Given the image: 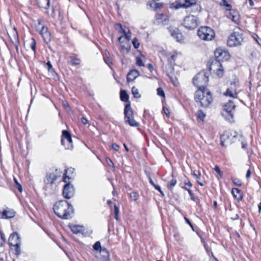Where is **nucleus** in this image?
<instances>
[{
  "mask_svg": "<svg viewBox=\"0 0 261 261\" xmlns=\"http://www.w3.org/2000/svg\"><path fill=\"white\" fill-rule=\"evenodd\" d=\"M54 211L59 217L63 219H68L73 214V207L65 200L57 202L54 205Z\"/></svg>",
  "mask_w": 261,
  "mask_h": 261,
  "instance_id": "nucleus-1",
  "label": "nucleus"
},
{
  "mask_svg": "<svg viewBox=\"0 0 261 261\" xmlns=\"http://www.w3.org/2000/svg\"><path fill=\"white\" fill-rule=\"evenodd\" d=\"M195 100L201 107H207L212 102L213 97L207 89L197 90L195 92Z\"/></svg>",
  "mask_w": 261,
  "mask_h": 261,
  "instance_id": "nucleus-2",
  "label": "nucleus"
},
{
  "mask_svg": "<svg viewBox=\"0 0 261 261\" xmlns=\"http://www.w3.org/2000/svg\"><path fill=\"white\" fill-rule=\"evenodd\" d=\"M208 81V77L204 72H199L195 75L193 79V84L198 87V90H201L207 89L205 88V86Z\"/></svg>",
  "mask_w": 261,
  "mask_h": 261,
  "instance_id": "nucleus-3",
  "label": "nucleus"
},
{
  "mask_svg": "<svg viewBox=\"0 0 261 261\" xmlns=\"http://www.w3.org/2000/svg\"><path fill=\"white\" fill-rule=\"evenodd\" d=\"M197 35L200 39L205 41H211L215 37L214 30L208 27H200L197 31Z\"/></svg>",
  "mask_w": 261,
  "mask_h": 261,
  "instance_id": "nucleus-4",
  "label": "nucleus"
},
{
  "mask_svg": "<svg viewBox=\"0 0 261 261\" xmlns=\"http://www.w3.org/2000/svg\"><path fill=\"white\" fill-rule=\"evenodd\" d=\"M182 24L187 29L194 30L199 24V19L194 15H189L184 18Z\"/></svg>",
  "mask_w": 261,
  "mask_h": 261,
  "instance_id": "nucleus-5",
  "label": "nucleus"
},
{
  "mask_svg": "<svg viewBox=\"0 0 261 261\" xmlns=\"http://www.w3.org/2000/svg\"><path fill=\"white\" fill-rule=\"evenodd\" d=\"M236 108L234 102L232 100H229L228 102L223 106V111L222 115L229 122H231L233 119V112Z\"/></svg>",
  "mask_w": 261,
  "mask_h": 261,
  "instance_id": "nucleus-6",
  "label": "nucleus"
},
{
  "mask_svg": "<svg viewBox=\"0 0 261 261\" xmlns=\"http://www.w3.org/2000/svg\"><path fill=\"white\" fill-rule=\"evenodd\" d=\"M238 135V133L233 130L225 132L221 136V144L223 146H227L231 144Z\"/></svg>",
  "mask_w": 261,
  "mask_h": 261,
  "instance_id": "nucleus-7",
  "label": "nucleus"
},
{
  "mask_svg": "<svg viewBox=\"0 0 261 261\" xmlns=\"http://www.w3.org/2000/svg\"><path fill=\"white\" fill-rule=\"evenodd\" d=\"M243 40L242 34L239 32H234L229 36L227 44L230 47H234L241 45Z\"/></svg>",
  "mask_w": 261,
  "mask_h": 261,
  "instance_id": "nucleus-8",
  "label": "nucleus"
},
{
  "mask_svg": "<svg viewBox=\"0 0 261 261\" xmlns=\"http://www.w3.org/2000/svg\"><path fill=\"white\" fill-rule=\"evenodd\" d=\"M215 56L217 59L215 61H218L219 62H220V61H226L230 57L228 52L221 48H218L216 49L215 51Z\"/></svg>",
  "mask_w": 261,
  "mask_h": 261,
  "instance_id": "nucleus-9",
  "label": "nucleus"
},
{
  "mask_svg": "<svg viewBox=\"0 0 261 261\" xmlns=\"http://www.w3.org/2000/svg\"><path fill=\"white\" fill-rule=\"evenodd\" d=\"M209 69L211 72H216L219 77H221L223 75V68L221 63L218 61L213 62L210 66Z\"/></svg>",
  "mask_w": 261,
  "mask_h": 261,
  "instance_id": "nucleus-10",
  "label": "nucleus"
},
{
  "mask_svg": "<svg viewBox=\"0 0 261 261\" xmlns=\"http://www.w3.org/2000/svg\"><path fill=\"white\" fill-rule=\"evenodd\" d=\"M61 143L62 145L69 149L72 147V138L70 134L67 130H63Z\"/></svg>",
  "mask_w": 261,
  "mask_h": 261,
  "instance_id": "nucleus-11",
  "label": "nucleus"
},
{
  "mask_svg": "<svg viewBox=\"0 0 261 261\" xmlns=\"http://www.w3.org/2000/svg\"><path fill=\"white\" fill-rule=\"evenodd\" d=\"M74 193V188L72 185L69 184H66L63 190V195L66 199L71 198Z\"/></svg>",
  "mask_w": 261,
  "mask_h": 261,
  "instance_id": "nucleus-12",
  "label": "nucleus"
},
{
  "mask_svg": "<svg viewBox=\"0 0 261 261\" xmlns=\"http://www.w3.org/2000/svg\"><path fill=\"white\" fill-rule=\"evenodd\" d=\"M95 256L101 261H108L109 258V253L105 248L95 253Z\"/></svg>",
  "mask_w": 261,
  "mask_h": 261,
  "instance_id": "nucleus-13",
  "label": "nucleus"
},
{
  "mask_svg": "<svg viewBox=\"0 0 261 261\" xmlns=\"http://www.w3.org/2000/svg\"><path fill=\"white\" fill-rule=\"evenodd\" d=\"M9 244L11 246L18 245L20 244V238L17 232L11 234L9 239Z\"/></svg>",
  "mask_w": 261,
  "mask_h": 261,
  "instance_id": "nucleus-14",
  "label": "nucleus"
},
{
  "mask_svg": "<svg viewBox=\"0 0 261 261\" xmlns=\"http://www.w3.org/2000/svg\"><path fill=\"white\" fill-rule=\"evenodd\" d=\"M156 23L166 25L168 23V19L167 16L163 13L158 14L155 15Z\"/></svg>",
  "mask_w": 261,
  "mask_h": 261,
  "instance_id": "nucleus-15",
  "label": "nucleus"
},
{
  "mask_svg": "<svg viewBox=\"0 0 261 261\" xmlns=\"http://www.w3.org/2000/svg\"><path fill=\"white\" fill-rule=\"evenodd\" d=\"M171 36L176 39L177 42H181L183 40V36L179 30L177 29H175L171 31Z\"/></svg>",
  "mask_w": 261,
  "mask_h": 261,
  "instance_id": "nucleus-16",
  "label": "nucleus"
},
{
  "mask_svg": "<svg viewBox=\"0 0 261 261\" xmlns=\"http://www.w3.org/2000/svg\"><path fill=\"white\" fill-rule=\"evenodd\" d=\"M139 75V72L136 69L130 70L127 74V81L128 82H132Z\"/></svg>",
  "mask_w": 261,
  "mask_h": 261,
  "instance_id": "nucleus-17",
  "label": "nucleus"
},
{
  "mask_svg": "<svg viewBox=\"0 0 261 261\" xmlns=\"http://www.w3.org/2000/svg\"><path fill=\"white\" fill-rule=\"evenodd\" d=\"M227 17L237 24H238L240 22V16L237 12L234 11H230Z\"/></svg>",
  "mask_w": 261,
  "mask_h": 261,
  "instance_id": "nucleus-18",
  "label": "nucleus"
},
{
  "mask_svg": "<svg viewBox=\"0 0 261 261\" xmlns=\"http://www.w3.org/2000/svg\"><path fill=\"white\" fill-rule=\"evenodd\" d=\"M15 212L11 209L7 208L2 213V218L5 219L11 218L15 216Z\"/></svg>",
  "mask_w": 261,
  "mask_h": 261,
  "instance_id": "nucleus-19",
  "label": "nucleus"
},
{
  "mask_svg": "<svg viewBox=\"0 0 261 261\" xmlns=\"http://www.w3.org/2000/svg\"><path fill=\"white\" fill-rule=\"evenodd\" d=\"M57 179V176L54 173H47L45 179V182L47 184H52Z\"/></svg>",
  "mask_w": 261,
  "mask_h": 261,
  "instance_id": "nucleus-20",
  "label": "nucleus"
},
{
  "mask_svg": "<svg viewBox=\"0 0 261 261\" xmlns=\"http://www.w3.org/2000/svg\"><path fill=\"white\" fill-rule=\"evenodd\" d=\"M224 95L226 96H229L232 98H237L238 93L236 90L232 87L228 88L226 91L225 92Z\"/></svg>",
  "mask_w": 261,
  "mask_h": 261,
  "instance_id": "nucleus-21",
  "label": "nucleus"
},
{
  "mask_svg": "<svg viewBox=\"0 0 261 261\" xmlns=\"http://www.w3.org/2000/svg\"><path fill=\"white\" fill-rule=\"evenodd\" d=\"M124 113L126 119L132 118L133 116V111L129 104L125 106Z\"/></svg>",
  "mask_w": 261,
  "mask_h": 261,
  "instance_id": "nucleus-22",
  "label": "nucleus"
},
{
  "mask_svg": "<svg viewBox=\"0 0 261 261\" xmlns=\"http://www.w3.org/2000/svg\"><path fill=\"white\" fill-rule=\"evenodd\" d=\"M70 228L73 233L75 234L82 233L84 231L83 227L80 225H73L71 226Z\"/></svg>",
  "mask_w": 261,
  "mask_h": 261,
  "instance_id": "nucleus-23",
  "label": "nucleus"
},
{
  "mask_svg": "<svg viewBox=\"0 0 261 261\" xmlns=\"http://www.w3.org/2000/svg\"><path fill=\"white\" fill-rule=\"evenodd\" d=\"M12 36L11 37V39L13 43L15 44L16 46H17V44L19 42L18 40V33L16 30V29L14 28L12 32Z\"/></svg>",
  "mask_w": 261,
  "mask_h": 261,
  "instance_id": "nucleus-24",
  "label": "nucleus"
},
{
  "mask_svg": "<svg viewBox=\"0 0 261 261\" xmlns=\"http://www.w3.org/2000/svg\"><path fill=\"white\" fill-rule=\"evenodd\" d=\"M195 116L198 121L203 122L206 115L201 110H200L195 114Z\"/></svg>",
  "mask_w": 261,
  "mask_h": 261,
  "instance_id": "nucleus-25",
  "label": "nucleus"
},
{
  "mask_svg": "<svg viewBox=\"0 0 261 261\" xmlns=\"http://www.w3.org/2000/svg\"><path fill=\"white\" fill-rule=\"evenodd\" d=\"M37 4L40 8L47 9L49 7V0H37Z\"/></svg>",
  "mask_w": 261,
  "mask_h": 261,
  "instance_id": "nucleus-26",
  "label": "nucleus"
},
{
  "mask_svg": "<svg viewBox=\"0 0 261 261\" xmlns=\"http://www.w3.org/2000/svg\"><path fill=\"white\" fill-rule=\"evenodd\" d=\"M41 34L42 35L44 38V40H50V34L48 32L47 30V28H45L44 27H42V30L40 32Z\"/></svg>",
  "mask_w": 261,
  "mask_h": 261,
  "instance_id": "nucleus-27",
  "label": "nucleus"
},
{
  "mask_svg": "<svg viewBox=\"0 0 261 261\" xmlns=\"http://www.w3.org/2000/svg\"><path fill=\"white\" fill-rule=\"evenodd\" d=\"M192 176L196 179L198 183L201 186H203L204 184L201 182L200 180V173L199 172L197 171H193L192 173Z\"/></svg>",
  "mask_w": 261,
  "mask_h": 261,
  "instance_id": "nucleus-28",
  "label": "nucleus"
},
{
  "mask_svg": "<svg viewBox=\"0 0 261 261\" xmlns=\"http://www.w3.org/2000/svg\"><path fill=\"white\" fill-rule=\"evenodd\" d=\"M232 194L233 196L239 199H241L242 198L240 191L237 188H233L231 191Z\"/></svg>",
  "mask_w": 261,
  "mask_h": 261,
  "instance_id": "nucleus-29",
  "label": "nucleus"
},
{
  "mask_svg": "<svg viewBox=\"0 0 261 261\" xmlns=\"http://www.w3.org/2000/svg\"><path fill=\"white\" fill-rule=\"evenodd\" d=\"M125 122L127 123L130 126L137 127L139 125V123L137 122L134 119L133 116L132 118L126 119Z\"/></svg>",
  "mask_w": 261,
  "mask_h": 261,
  "instance_id": "nucleus-30",
  "label": "nucleus"
},
{
  "mask_svg": "<svg viewBox=\"0 0 261 261\" xmlns=\"http://www.w3.org/2000/svg\"><path fill=\"white\" fill-rule=\"evenodd\" d=\"M73 171H74V169L72 168L67 169L65 171V175L63 177L64 182H68V180H69L70 178V177H69V176L68 175H67V174H70V173H73Z\"/></svg>",
  "mask_w": 261,
  "mask_h": 261,
  "instance_id": "nucleus-31",
  "label": "nucleus"
},
{
  "mask_svg": "<svg viewBox=\"0 0 261 261\" xmlns=\"http://www.w3.org/2000/svg\"><path fill=\"white\" fill-rule=\"evenodd\" d=\"M182 7L186 8V5H185V4H181L177 1L172 3L170 5V8L172 9H178Z\"/></svg>",
  "mask_w": 261,
  "mask_h": 261,
  "instance_id": "nucleus-32",
  "label": "nucleus"
},
{
  "mask_svg": "<svg viewBox=\"0 0 261 261\" xmlns=\"http://www.w3.org/2000/svg\"><path fill=\"white\" fill-rule=\"evenodd\" d=\"M117 25L120 27V30L123 33L124 35L125 36V38L127 40H129L131 38V35L129 31L128 30V32H126L124 29L122 28V25L120 24H117Z\"/></svg>",
  "mask_w": 261,
  "mask_h": 261,
  "instance_id": "nucleus-33",
  "label": "nucleus"
},
{
  "mask_svg": "<svg viewBox=\"0 0 261 261\" xmlns=\"http://www.w3.org/2000/svg\"><path fill=\"white\" fill-rule=\"evenodd\" d=\"M128 95L125 90H121L120 91V98L123 101H127L128 100Z\"/></svg>",
  "mask_w": 261,
  "mask_h": 261,
  "instance_id": "nucleus-34",
  "label": "nucleus"
},
{
  "mask_svg": "<svg viewBox=\"0 0 261 261\" xmlns=\"http://www.w3.org/2000/svg\"><path fill=\"white\" fill-rule=\"evenodd\" d=\"M145 59V57L143 56L141 57H136V63L137 65L139 66H144V63L143 61V59Z\"/></svg>",
  "mask_w": 261,
  "mask_h": 261,
  "instance_id": "nucleus-35",
  "label": "nucleus"
},
{
  "mask_svg": "<svg viewBox=\"0 0 261 261\" xmlns=\"http://www.w3.org/2000/svg\"><path fill=\"white\" fill-rule=\"evenodd\" d=\"M132 93L134 96L136 98H139L141 97V95L139 93V90L137 88L133 87L132 89Z\"/></svg>",
  "mask_w": 261,
  "mask_h": 261,
  "instance_id": "nucleus-36",
  "label": "nucleus"
},
{
  "mask_svg": "<svg viewBox=\"0 0 261 261\" xmlns=\"http://www.w3.org/2000/svg\"><path fill=\"white\" fill-rule=\"evenodd\" d=\"M94 250L97 252L103 249L101 248V244L99 242H96L93 246Z\"/></svg>",
  "mask_w": 261,
  "mask_h": 261,
  "instance_id": "nucleus-37",
  "label": "nucleus"
},
{
  "mask_svg": "<svg viewBox=\"0 0 261 261\" xmlns=\"http://www.w3.org/2000/svg\"><path fill=\"white\" fill-rule=\"evenodd\" d=\"M129 196L132 200H137L139 197V195L136 192H132L129 194Z\"/></svg>",
  "mask_w": 261,
  "mask_h": 261,
  "instance_id": "nucleus-38",
  "label": "nucleus"
},
{
  "mask_svg": "<svg viewBox=\"0 0 261 261\" xmlns=\"http://www.w3.org/2000/svg\"><path fill=\"white\" fill-rule=\"evenodd\" d=\"M185 5H186V8L189 7L193 5H194L196 3V0H185Z\"/></svg>",
  "mask_w": 261,
  "mask_h": 261,
  "instance_id": "nucleus-39",
  "label": "nucleus"
},
{
  "mask_svg": "<svg viewBox=\"0 0 261 261\" xmlns=\"http://www.w3.org/2000/svg\"><path fill=\"white\" fill-rule=\"evenodd\" d=\"M71 62L73 65H79L80 63V60L76 57H71Z\"/></svg>",
  "mask_w": 261,
  "mask_h": 261,
  "instance_id": "nucleus-40",
  "label": "nucleus"
},
{
  "mask_svg": "<svg viewBox=\"0 0 261 261\" xmlns=\"http://www.w3.org/2000/svg\"><path fill=\"white\" fill-rule=\"evenodd\" d=\"M214 169L217 173V174L219 175V176L220 177H222L223 173L221 171L220 169L219 168V167L217 165L215 166V168H214Z\"/></svg>",
  "mask_w": 261,
  "mask_h": 261,
  "instance_id": "nucleus-41",
  "label": "nucleus"
},
{
  "mask_svg": "<svg viewBox=\"0 0 261 261\" xmlns=\"http://www.w3.org/2000/svg\"><path fill=\"white\" fill-rule=\"evenodd\" d=\"M176 184V180L175 179H172L170 181V184L168 185V187L169 189H172L175 186Z\"/></svg>",
  "mask_w": 261,
  "mask_h": 261,
  "instance_id": "nucleus-42",
  "label": "nucleus"
},
{
  "mask_svg": "<svg viewBox=\"0 0 261 261\" xmlns=\"http://www.w3.org/2000/svg\"><path fill=\"white\" fill-rule=\"evenodd\" d=\"M221 4L224 6H225L228 10H230L231 6L229 4H228V3L226 0H223Z\"/></svg>",
  "mask_w": 261,
  "mask_h": 261,
  "instance_id": "nucleus-43",
  "label": "nucleus"
},
{
  "mask_svg": "<svg viewBox=\"0 0 261 261\" xmlns=\"http://www.w3.org/2000/svg\"><path fill=\"white\" fill-rule=\"evenodd\" d=\"M133 44L135 48H138L140 45V43L138 41V40L135 38L133 40Z\"/></svg>",
  "mask_w": 261,
  "mask_h": 261,
  "instance_id": "nucleus-44",
  "label": "nucleus"
},
{
  "mask_svg": "<svg viewBox=\"0 0 261 261\" xmlns=\"http://www.w3.org/2000/svg\"><path fill=\"white\" fill-rule=\"evenodd\" d=\"M31 48L32 49V50L35 51V48H36V41L34 39L32 38L31 39V42L30 44Z\"/></svg>",
  "mask_w": 261,
  "mask_h": 261,
  "instance_id": "nucleus-45",
  "label": "nucleus"
},
{
  "mask_svg": "<svg viewBox=\"0 0 261 261\" xmlns=\"http://www.w3.org/2000/svg\"><path fill=\"white\" fill-rule=\"evenodd\" d=\"M157 93H158V95H159L160 96H162V97L165 96L164 92L161 88H158L157 89Z\"/></svg>",
  "mask_w": 261,
  "mask_h": 261,
  "instance_id": "nucleus-46",
  "label": "nucleus"
},
{
  "mask_svg": "<svg viewBox=\"0 0 261 261\" xmlns=\"http://www.w3.org/2000/svg\"><path fill=\"white\" fill-rule=\"evenodd\" d=\"M232 182L236 186H242L241 181L240 180H239V179H232Z\"/></svg>",
  "mask_w": 261,
  "mask_h": 261,
  "instance_id": "nucleus-47",
  "label": "nucleus"
},
{
  "mask_svg": "<svg viewBox=\"0 0 261 261\" xmlns=\"http://www.w3.org/2000/svg\"><path fill=\"white\" fill-rule=\"evenodd\" d=\"M46 65L48 66V70L49 71L51 72L52 71H54L53 68V66L50 61H48Z\"/></svg>",
  "mask_w": 261,
  "mask_h": 261,
  "instance_id": "nucleus-48",
  "label": "nucleus"
},
{
  "mask_svg": "<svg viewBox=\"0 0 261 261\" xmlns=\"http://www.w3.org/2000/svg\"><path fill=\"white\" fill-rule=\"evenodd\" d=\"M154 188H155L156 190H158V191L160 192V193L161 194V195H162L163 196H165V195H164V194L163 192L162 191V190H161V187H160L159 186H158V185L154 186Z\"/></svg>",
  "mask_w": 261,
  "mask_h": 261,
  "instance_id": "nucleus-49",
  "label": "nucleus"
},
{
  "mask_svg": "<svg viewBox=\"0 0 261 261\" xmlns=\"http://www.w3.org/2000/svg\"><path fill=\"white\" fill-rule=\"evenodd\" d=\"M112 147L116 151H118L119 149V146L117 145L116 143H113L112 144Z\"/></svg>",
  "mask_w": 261,
  "mask_h": 261,
  "instance_id": "nucleus-50",
  "label": "nucleus"
},
{
  "mask_svg": "<svg viewBox=\"0 0 261 261\" xmlns=\"http://www.w3.org/2000/svg\"><path fill=\"white\" fill-rule=\"evenodd\" d=\"M163 111H164V113H165L166 115L168 117H169V116H170V113L169 112L168 109L167 108H165V107H164L163 108Z\"/></svg>",
  "mask_w": 261,
  "mask_h": 261,
  "instance_id": "nucleus-51",
  "label": "nucleus"
},
{
  "mask_svg": "<svg viewBox=\"0 0 261 261\" xmlns=\"http://www.w3.org/2000/svg\"><path fill=\"white\" fill-rule=\"evenodd\" d=\"M13 246L16 247V251L17 254H19L20 253V245H14Z\"/></svg>",
  "mask_w": 261,
  "mask_h": 261,
  "instance_id": "nucleus-52",
  "label": "nucleus"
},
{
  "mask_svg": "<svg viewBox=\"0 0 261 261\" xmlns=\"http://www.w3.org/2000/svg\"><path fill=\"white\" fill-rule=\"evenodd\" d=\"M106 161H107V163L108 164V165L110 166H114V164L112 162V160L110 159H108V158H107L106 159Z\"/></svg>",
  "mask_w": 261,
  "mask_h": 261,
  "instance_id": "nucleus-53",
  "label": "nucleus"
},
{
  "mask_svg": "<svg viewBox=\"0 0 261 261\" xmlns=\"http://www.w3.org/2000/svg\"><path fill=\"white\" fill-rule=\"evenodd\" d=\"M81 121H82V123H83L84 124H87L88 123V120H87L86 118H85V117H83L81 118Z\"/></svg>",
  "mask_w": 261,
  "mask_h": 261,
  "instance_id": "nucleus-54",
  "label": "nucleus"
},
{
  "mask_svg": "<svg viewBox=\"0 0 261 261\" xmlns=\"http://www.w3.org/2000/svg\"><path fill=\"white\" fill-rule=\"evenodd\" d=\"M185 185L189 186V187H192V183L188 180H185Z\"/></svg>",
  "mask_w": 261,
  "mask_h": 261,
  "instance_id": "nucleus-55",
  "label": "nucleus"
},
{
  "mask_svg": "<svg viewBox=\"0 0 261 261\" xmlns=\"http://www.w3.org/2000/svg\"><path fill=\"white\" fill-rule=\"evenodd\" d=\"M114 213L115 215H117V214H119V208L116 205H114Z\"/></svg>",
  "mask_w": 261,
  "mask_h": 261,
  "instance_id": "nucleus-56",
  "label": "nucleus"
},
{
  "mask_svg": "<svg viewBox=\"0 0 261 261\" xmlns=\"http://www.w3.org/2000/svg\"><path fill=\"white\" fill-rule=\"evenodd\" d=\"M188 193L189 195H190L191 199L193 200H194V196L193 195V193L192 192V191L190 190H188Z\"/></svg>",
  "mask_w": 261,
  "mask_h": 261,
  "instance_id": "nucleus-57",
  "label": "nucleus"
},
{
  "mask_svg": "<svg viewBox=\"0 0 261 261\" xmlns=\"http://www.w3.org/2000/svg\"><path fill=\"white\" fill-rule=\"evenodd\" d=\"M193 9L197 10L198 12L200 11V7L198 5H195Z\"/></svg>",
  "mask_w": 261,
  "mask_h": 261,
  "instance_id": "nucleus-58",
  "label": "nucleus"
},
{
  "mask_svg": "<svg viewBox=\"0 0 261 261\" xmlns=\"http://www.w3.org/2000/svg\"><path fill=\"white\" fill-rule=\"evenodd\" d=\"M251 175V171L250 169H248L247 171L246 177L247 178H249L250 177Z\"/></svg>",
  "mask_w": 261,
  "mask_h": 261,
  "instance_id": "nucleus-59",
  "label": "nucleus"
},
{
  "mask_svg": "<svg viewBox=\"0 0 261 261\" xmlns=\"http://www.w3.org/2000/svg\"><path fill=\"white\" fill-rule=\"evenodd\" d=\"M16 188L18 189V191L20 192H22V188L21 187V186L20 185V184H18V185H16Z\"/></svg>",
  "mask_w": 261,
  "mask_h": 261,
  "instance_id": "nucleus-60",
  "label": "nucleus"
},
{
  "mask_svg": "<svg viewBox=\"0 0 261 261\" xmlns=\"http://www.w3.org/2000/svg\"><path fill=\"white\" fill-rule=\"evenodd\" d=\"M185 219L186 221L187 222V223L188 224H189L192 228H193L192 224L191 223V222L190 221V220L188 218H187L186 217L185 218Z\"/></svg>",
  "mask_w": 261,
  "mask_h": 261,
  "instance_id": "nucleus-61",
  "label": "nucleus"
},
{
  "mask_svg": "<svg viewBox=\"0 0 261 261\" xmlns=\"http://www.w3.org/2000/svg\"><path fill=\"white\" fill-rule=\"evenodd\" d=\"M105 62L109 65L110 66V64H111V62H110V60L109 59H108V60H106V59H105Z\"/></svg>",
  "mask_w": 261,
  "mask_h": 261,
  "instance_id": "nucleus-62",
  "label": "nucleus"
},
{
  "mask_svg": "<svg viewBox=\"0 0 261 261\" xmlns=\"http://www.w3.org/2000/svg\"><path fill=\"white\" fill-rule=\"evenodd\" d=\"M149 182L154 187V186H156V185H155L154 182L153 181V180H152V179L151 178H149Z\"/></svg>",
  "mask_w": 261,
  "mask_h": 261,
  "instance_id": "nucleus-63",
  "label": "nucleus"
},
{
  "mask_svg": "<svg viewBox=\"0 0 261 261\" xmlns=\"http://www.w3.org/2000/svg\"><path fill=\"white\" fill-rule=\"evenodd\" d=\"M247 144L246 143L242 142V147L243 148H245L246 147Z\"/></svg>",
  "mask_w": 261,
  "mask_h": 261,
  "instance_id": "nucleus-64",
  "label": "nucleus"
}]
</instances>
